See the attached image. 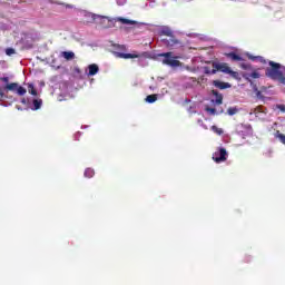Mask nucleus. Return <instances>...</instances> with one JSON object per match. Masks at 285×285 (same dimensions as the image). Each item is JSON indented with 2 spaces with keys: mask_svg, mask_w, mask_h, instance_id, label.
<instances>
[{
  "mask_svg": "<svg viewBox=\"0 0 285 285\" xmlns=\"http://www.w3.org/2000/svg\"><path fill=\"white\" fill-rule=\"evenodd\" d=\"M214 67L216 68V70H219L220 72H225L226 75H232L234 79H237V77H239V73L233 71L227 63L218 62V63H214Z\"/></svg>",
  "mask_w": 285,
  "mask_h": 285,
  "instance_id": "1",
  "label": "nucleus"
},
{
  "mask_svg": "<svg viewBox=\"0 0 285 285\" xmlns=\"http://www.w3.org/2000/svg\"><path fill=\"white\" fill-rule=\"evenodd\" d=\"M4 90H11L12 92H17L20 96L26 95V88L19 86L17 82H11L4 87Z\"/></svg>",
  "mask_w": 285,
  "mask_h": 285,
  "instance_id": "2",
  "label": "nucleus"
},
{
  "mask_svg": "<svg viewBox=\"0 0 285 285\" xmlns=\"http://www.w3.org/2000/svg\"><path fill=\"white\" fill-rule=\"evenodd\" d=\"M161 57H165L163 59V63L166 66H171L173 68H177V66H179V60L173 58L171 53H163Z\"/></svg>",
  "mask_w": 285,
  "mask_h": 285,
  "instance_id": "3",
  "label": "nucleus"
},
{
  "mask_svg": "<svg viewBox=\"0 0 285 285\" xmlns=\"http://www.w3.org/2000/svg\"><path fill=\"white\" fill-rule=\"evenodd\" d=\"M227 157H228V153H226V149L224 148H220L219 151H215V154L213 155V159L214 161H216V164L226 161Z\"/></svg>",
  "mask_w": 285,
  "mask_h": 285,
  "instance_id": "4",
  "label": "nucleus"
},
{
  "mask_svg": "<svg viewBox=\"0 0 285 285\" xmlns=\"http://www.w3.org/2000/svg\"><path fill=\"white\" fill-rule=\"evenodd\" d=\"M226 57H228L229 59H232V61H242V59H244L242 57V53H239L238 50L226 53Z\"/></svg>",
  "mask_w": 285,
  "mask_h": 285,
  "instance_id": "5",
  "label": "nucleus"
},
{
  "mask_svg": "<svg viewBox=\"0 0 285 285\" xmlns=\"http://www.w3.org/2000/svg\"><path fill=\"white\" fill-rule=\"evenodd\" d=\"M88 75L90 76V77H94V75H97V72H99V66H97L96 63H94V65H89L88 66Z\"/></svg>",
  "mask_w": 285,
  "mask_h": 285,
  "instance_id": "6",
  "label": "nucleus"
},
{
  "mask_svg": "<svg viewBox=\"0 0 285 285\" xmlns=\"http://www.w3.org/2000/svg\"><path fill=\"white\" fill-rule=\"evenodd\" d=\"M118 57H120V59H137L139 57V55H137V53H118Z\"/></svg>",
  "mask_w": 285,
  "mask_h": 285,
  "instance_id": "7",
  "label": "nucleus"
},
{
  "mask_svg": "<svg viewBox=\"0 0 285 285\" xmlns=\"http://www.w3.org/2000/svg\"><path fill=\"white\" fill-rule=\"evenodd\" d=\"M61 57H63V59H66L67 61H72V59H75V52L65 51L61 53Z\"/></svg>",
  "mask_w": 285,
  "mask_h": 285,
  "instance_id": "8",
  "label": "nucleus"
},
{
  "mask_svg": "<svg viewBox=\"0 0 285 285\" xmlns=\"http://www.w3.org/2000/svg\"><path fill=\"white\" fill-rule=\"evenodd\" d=\"M214 86L216 88H220V90H225V88H230V86L227 82H222V81H214Z\"/></svg>",
  "mask_w": 285,
  "mask_h": 285,
  "instance_id": "9",
  "label": "nucleus"
},
{
  "mask_svg": "<svg viewBox=\"0 0 285 285\" xmlns=\"http://www.w3.org/2000/svg\"><path fill=\"white\" fill-rule=\"evenodd\" d=\"M222 95L217 94V91H213L212 101L215 104H222Z\"/></svg>",
  "mask_w": 285,
  "mask_h": 285,
  "instance_id": "10",
  "label": "nucleus"
},
{
  "mask_svg": "<svg viewBox=\"0 0 285 285\" xmlns=\"http://www.w3.org/2000/svg\"><path fill=\"white\" fill-rule=\"evenodd\" d=\"M116 21H120V23H125L126 26H132L135 24V21L124 18H117Z\"/></svg>",
  "mask_w": 285,
  "mask_h": 285,
  "instance_id": "11",
  "label": "nucleus"
},
{
  "mask_svg": "<svg viewBox=\"0 0 285 285\" xmlns=\"http://www.w3.org/2000/svg\"><path fill=\"white\" fill-rule=\"evenodd\" d=\"M28 92L33 97H37V89H35V86L32 83L28 85Z\"/></svg>",
  "mask_w": 285,
  "mask_h": 285,
  "instance_id": "12",
  "label": "nucleus"
},
{
  "mask_svg": "<svg viewBox=\"0 0 285 285\" xmlns=\"http://www.w3.org/2000/svg\"><path fill=\"white\" fill-rule=\"evenodd\" d=\"M156 99H157V95H149L147 96L146 101L148 104H155Z\"/></svg>",
  "mask_w": 285,
  "mask_h": 285,
  "instance_id": "13",
  "label": "nucleus"
},
{
  "mask_svg": "<svg viewBox=\"0 0 285 285\" xmlns=\"http://www.w3.org/2000/svg\"><path fill=\"white\" fill-rule=\"evenodd\" d=\"M95 176V170L91 168H88L85 170V177H94Z\"/></svg>",
  "mask_w": 285,
  "mask_h": 285,
  "instance_id": "14",
  "label": "nucleus"
},
{
  "mask_svg": "<svg viewBox=\"0 0 285 285\" xmlns=\"http://www.w3.org/2000/svg\"><path fill=\"white\" fill-rule=\"evenodd\" d=\"M212 130L216 132V135H224V129L218 128L217 126H213Z\"/></svg>",
  "mask_w": 285,
  "mask_h": 285,
  "instance_id": "15",
  "label": "nucleus"
},
{
  "mask_svg": "<svg viewBox=\"0 0 285 285\" xmlns=\"http://www.w3.org/2000/svg\"><path fill=\"white\" fill-rule=\"evenodd\" d=\"M87 17H90L92 21H95V19H108V17L95 16L94 13H87Z\"/></svg>",
  "mask_w": 285,
  "mask_h": 285,
  "instance_id": "16",
  "label": "nucleus"
},
{
  "mask_svg": "<svg viewBox=\"0 0 285 285\" xmlns=\"http://www.w3.org/2000/svg\"><path fill=\"white\" fill-rule=\"evenodd\" d=\"M275 137H277V139H279V141H282L285 146V135L284 134H281L279 131H277Z\"/></svg>",
  "mask_w": 285,
  "mask_h": 285,
  "instance_id": "17",
  "label": "nucleus"
},
{
  "mask_svg": "<svg viewBox=\"0 0 285 285\" xmlns=\"http://www.w3.org/2000/svg\"><path fill=\"white\" fill-rule=\"evenodd\" d=\"M249 59H253V61H261V63H264L265 62V60H264V58L263 57H253V56H249Z\"/></svg>",
  "mask_w": 285,
  "mask_h": 285,
  "instance_id": "18",
  "label": "nucleus"
},
{
  "mask_svg": "<svg viewBox=\"0 0 285 285\" xmlns=\"http://www.w3.org/2000/svg\"><path fill=\"white\" fill-rule=\"evenodd\" d=\"M33 106L36 110H39L41 108V100H33Z\"/></svg>",
  "mask_w": 285,
  "mask_h": 285,
  "instance_id": "19",
  "label": "nucleus"
},
{
  "mask_svg": "<svg viewBox=\"0 0 285 285\" xmlns=\"http://www.w3.org/2000/svg\"><path fill=\"white\" fill-rule=\"evenodd\" d=\"M205 110L208 115H215L216 111H215V108H210V107H205Z\"/></svg>",
  "mask_w": 285,
  "mask_h": 285,
  "instance_id": "20",
  "label": "nucleus"
},
{
  "mask_svg": "<svg viewBox=\"0 0 285 285\" xmlns=\"http://www.w3.org/2000/svg\"><path fill=\"white\" fill-rule=\"evenodd\" d=\"M164 35H167V37H170L173 35V32L170 31V29L166 28L165 30H163Z\"/></svg>",
  "mask_w": 285,
  "mask_h": 285,
  "instance_id": "21",
  "label": "nucleus"
},
{
  "mask_svg": "<svg viewBox=\"0 0 285 285\" xmlns=\"http://www.w3.org/2000/svg\"><path fill=\"white\" fill-rule=\"evenodd\" d=\"M6 55H8L9 57H10L11 55H14V49H12V48L7 49V50H6Z\"/></svg>",
  "mask_w": 285,
  "mask_h": 285,
  "instance_id": "22",
  "label": "nucleus"
},
{
  "mask_svg": "<svg viewBox=\"0 0 285 285\" xmlns=\"http://www.w3.org/2000/svg\"><path fill=\"white\" fill-rule=\"evenodd\" d=\"M6 97V92L3 91V88L0 87V99H3Z\"/></svg>",
  "mask_w": 285,
  "mask_h": 285,
  "instance_id": "23",
  "label": "nucleus"
},
{
  "mask_svg": "<svg viewBox=\"0 0 285 285\" xmlns=\"http://www.w3.org/2000/svg\"><path fill=\"white\" fill-rule=\"evenodd\" d=\"M276 108H278V110H281L282 112H285V106L284 105H278V106H276Z\"/></svg>",
  "mask_w": 285,
  "mask_h": 285,
  "instance_id": "24",
  "label": "nucleus"
},
{
  "mask_svg": "<svg viewBox=\"0 0 285 285\" xmlns=\"http://www.w3.org/2000/svg\"><path fill=\"white\" fill-rule=\"evenodd\" d=\"M252 77L253 79H259V73L255 71L252 73Z\"/></svg>",
  "mask_w": 285,
  "mask_h": 285,
  "instance_id": "25",
  "label": "nucleus"
},
{
  "mask_svg": "<svg viewBox=\"0 0 285 285\" xmlns=\"http://www.w3.org/2000/svg\"><path fill=\"white\" fill-rule=\"evenodd\" d=\"M0 80L3 81L4 83H8V81H10L8 77L0 78Z\"/></svg>",
  "mask_w": 285,
  "mask_h": 285,
  "instance_id": "26",
  "label": "nucleus"
},
{
  "mask_svg": "<svg viewBox=\"0 0 285 285\" xmlns=\"http://www.w3.org/2000/svg\"><path fill=\"white\" fill-rule=\"evenodd\" d=\"M124 3H126V0H117L118 6H124Z\"/></svg>",
  "mask_w": 285,
  "mask_h": 285,
  "instance_id": "27",
  "label": "nucleus"
},
{
  "mask_svg": "<svg viewBox=\"0 0 285 285\" xmlns=\"http://www.w3.org/2000/svg\"><path fill=\"white\" fill-rule=\"evenodd\" d=\"M236 110L235 109H228V115H235Z\"/></svg>",
  "mask_w": 285,
  "mask_h": 285,
  "instance_id": "28",
  "label": "nucleus"
},
{
  "mask_svg": "<svg viewBox=\"0 0 285 285\" xmlns=\"http://www.w3.org/2000/svg\"><path fill=\"white\" fill-rule=\"evenodd\" d=\"M0 106H6L2 99H0Z\"/></svg>",
  "mask_w": 285,
  "mask_h": 285,
  "instance_id": "29",
  "label": "nucleus"
},
{
  "mask_svg": "<svg viewBox=\"0 0 285 285\" xmlns=\"http://www.w3.org/2000/svg\"><path fill=\"white\" fill-rule=\"evenodd\" d=\"M242 68H244L246 70L247 67H246V65H242Z\"/></svg>",
  "mask_w": 285,
  "mask_h": 285,
  "instance_id": "30",
  "label": "nucleus"
}]
</instances>
